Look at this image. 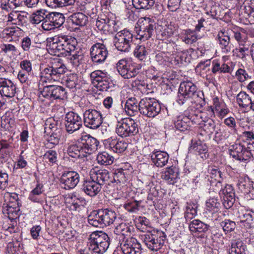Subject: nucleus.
<instances>
[{
  "mask_svg": "<svg viewBox=\"0 0 254 254\" xmlns=\"http://www.w3.org/2000/svg\"><path fill=\"white\" fill-rule=\"evenodd\" d=\"M88 241V250L92 254H104L110 245V238L108 235L102 231L92 233Z\"/></svg>",
  "mask_w": 254,
  "mask_h": 254,
  "instance_id": "f257e3e1",
  "label": "nucleus"
},
{
  "mask_svg": "<svg viewBox=\"0 0 254 254\" xmlns=\"http://www.w3.org/2000/svg\"><path fill=\"white\" fill-rule=\"evenodd\" d=\"M253 147L251 143H235L229 147L230 155L236 160L246 163L254 159Z\"/></svg>",
  "mask_w": 254,
  "mask_h": 254,
  "instance_id": "f03ea898",
  "label": "nucleus"
},
{
  "mask_svg": "<svg viewBox=\"0 0 254 254\" xmlns=\"http://www.w3.org/2000/svg\"><path fill=\"white\" fill-rule=\"evenodd\" d=\"M66 66L59 58L52 59L41 74L49 80L59 81L66 71Z\"/></svg>",
  "mask_w": 254,
  "mask_h": 254,
  "instance_id": "7ed1b4c3",
  "label": "nucleus"
},
{
  "mask_svg": "<svg viewBox=\"0 0 254 254\" xmlns=\"http://www.w3.org/2000/svg\"><path fill=\"white\" fill-rule=\"evenodd\" d=\"M141 237L147 247L152 251H155L162 247L166 239V234L160 230L148 232L142 235Z\"/></svg>",
  "mask_w": 254,
  "mask_h": 254,
  "instance_id": "20e7f679",
  "label": "nucleus"
},
{
  "mask_svg": "<svg viewBox=\"0 0 254 254\" xmlns=\"http://www.w3.org/2000/svg\"><path fill=\"white\" fill-rule=\"evenodd\" d=\"M140 113L149 118H154L161 111V106L154 98H145L140 101Z\"/></svg>",
  "mask_w": 254,
  "mask_h": 254,
  "instance_id": "39448f33",
  "label": "nucleus"
},
{
  "mask_svg": "<svg viewBox=\"0 0 254 254\" xmlns=\"http://www.w3.org/2000/svg\"><path fill=\"white\" fill-rule=\"evenodd\" d=\"M93 85L99 90L107 91L112 87L113 83L106 72L95 70L90 74Z\"/></svg>",
  "mask_w": 254,
  "mask_h": 254,
  "instance_id": "423d86ee",
  "label": "nucleus"
},
{
  "mask_svg": "<svg viewBox=\"0 0 254 254\" xmlns=\"http://www.w3.org/2000/svg\"><path fill=\"white\" fill-rule=\"evenodd\" d=\"M197 90L195 85L190 81L182 82L179 88L177 102L182 105L188 102Z\"/></svg>",
  "mask_w": 254,
  "mask_h": 254,
  "instance_id": "0eeeda50",
  "label": "nucleus"
},
{
  "mask_svg": "<svg viewBox=\"0 0 254 254\" xmlns=\"http://www.w3.org/2000/svg\"><path fill=\"white\" fill-rule=\"evenodd\" d=\"M103 120L101 113L95 109H89L83 113L84 125L88 128L92 129L98 128L102 125Z\"/></svg>",
  "mask_w": 254,
  "mask_h": 254,
  "instance_id": "6e6552de",
  "label": "nucleus"
},
{
  "mask_svg": "<svg viewBox=\"0 0 254 254\" xmlns=\"http://www.w3.org/2000/svg\"><path fill=\"white\" fill-rule=\"evenodd\" d=\"M65 88L61 86L49 85L45 86L41 91L39 98L41 97L49 100H63L66 97Z\"/></svg>",
  "mask_w": 254,
  "mask_h": 254,
  "instance_id": "1a4fd4ad",
  "label": "nucleus"
},
{
  "mask_svg": "<svg viewBox=\"0 0 254 254\" xmlns=\"http://www.w3.org/2000/svg\"><path fill=\"white\" fill-rule=\"evenodd\" d=\"M60 183L65 190L74 188L80 181V175L74 171H64L60 178Z\"/></svg>",
  "mask_w": 254,
  "mask_h": 254,
  "instance_id": "9d476101",
  "label": "nucleus"
},
{
  "mask_svg": "<svg viewBox=\"0 0 254 254\" xmlns=\"http://www.w3.org/2000/svg\"><path fill=\"white\" fill-rule=\"evenodd\" d=\"M140 68V67L129 64L126 59H122L117 64V69L119 73L126 79L134 77L138 73Z\"/></svg>",
  "mask_w": 254,
  "mask_h": 254,
  "instance_id": "9b49d317",
  "label": "nucleus"
},
{
  "mask_svg": "<svg viewBox=\"0 0 254 254\" xmlns=\"http://www.w3.org/2000/svg\"><path fill=\"white\" fill-rule=\"evenodd\" d=\"M82 126V120L81 117L73 112H69L65 117V127L66 131L69 134L78 130Z\"/></svg>",
  "mask_w": 254,
  "mask_h": 254,
  "instance_id": "f8f14e48",
  "label": "nucleus"
},
{
  "mask_svg": "<svg viewBox=\"0 0 254 254\" xmlns=\"http://www.w3.org/2000/svg\"><path fill=\"white\" fill-rule=\"evenodd\" d=\"M133 38V35L131 33H117L115 36L114 45L119 51L128 52Z\"/></svg>",
  "mask_w": 254,
  "mask_h": 254,
  "instance_id": "ddd939ff",
  "label": "nucleus"
},
{
  "mask_svg": "<svg viewBox=\"0 0 254 254\" xmlns=\"http://www.w3.org/2000/svg\"><path fill=\"white\" fill-rule=\"evenodd\" d=\"M78 141L86 157L95 152L99 144V141L89 134L82 135Z\"/></svg>",
  "mask_w": 254,
  "mask_h": 254,
  "instance_id": "4468645a",
  "label": "nucleus"
},
{
  "mask_svg": "<svg viewBox=\"0 0 254 254\" xmlns=\"http://www.w3.org/2000/svg\"><path fill=\"white\" fill-rule=\"evenodd\" d=\"M64 17L62 14L57 13H51L47 17L46 20L42 22L41 26L45 31H49L63 26Z\"/></svg>",
  "mask_w": 254,
  "mask_h": 254,
  "instance_id": "2eb2a0df",
  "label": "nucleus"
},
{
  "mask_svg": "<svg viewBox=\"0 0 254 254\" xmlns=\"http://www.w3.org/2000/svg\"><path fill=\"white\" fill-rule=\"evenodd\" d=\"M108 52L106 46L101 43L94 44L90 49V55L92 61L100 64L104 62L108 56Z\"/></svg>",
  "mask_w": 254,
  "mask_h": 254,
  "instance_id": "dca6fc26",
  "label": "nucleus"
},
{
  "mask_svg": "<svg viewBox=\"0 0 254 254\" xmlns=\"http://www.w3.org/2000/svg\"><path fill=\"white\" fill-rule=\"evenodd\" d=\"M219 195L222 198V203L226 209L231 208L235 201V192L232 186L226 185L224 188L220 190Z\"/></svg>",
  "mask_w": 254,
  "mask_h": 254,
  "instance_id": "f3484780",
  "label": "nucleus"
},
{
  "mask_svg": "<svg viewBox=\"0 0 254 254\" xmlns=\"http://www.w3.org/2000/svg\"><path fill=\"white\" fill-rule=\"evenodd\" d=\"M91 178L101 187L104 185H110L112 184V175L106 169L92 171L91 174Z\"/></svg>",
  "mask_w": 254,
  "mask_h": 254,
  "instance_id": "a211bd4d",
  "label": "nucleus"
},
{
  "mask_svg": "<svg viewBox=\"0 0 254 254\" xmlns=\"http://www.w3.org/2000/svg\"><path fill=\"white\" fill-rule=\"evenodd\" d=\"M121 249L124 254H141V245L133 238L127 239L125 243L121 244Z\"/></svg>",
  "mask_w": 254,
  "mask_h": 254,
  "instance_id": "6ab92c4d",
  "label": "nucleus"
},
{
  "mask_svg": "<svg viewBox=\"0 0 254 254\" xmlns=\"http://www.w3.org/2000/svg\"><path fill=\"white\" fill-rule=\"evenodd\" d=\"M124 104V110L128 116H134L140 112V101L138 102L135 97H129L126 101H122V106Z\"/></svg>",
  "mask_w": 254,
  "mask_h": 254,
  "instance_id": "aec40b11",
  "label": "nucleus"
},
{
  "mask_svg": "<svg viewBox=\"0 0 254 254\" xmlns=\"http://www.w3.org/2000/svg\"><path fill=\"white\" fill-rule=\"evenodd\" d=\"M16 86L10 80L0 78V93L3 96L11 98L16 93Z\"/></svg>",
  "mask_w": 254,
  "mask_h": 254,
  "instance_id": "412c9836",
  "label": "nucleus"
},
{
  "mask_svg": "<svg viewBox=\"0 0 254 254\" xmlns=\"http://www.w3.org/2000/svg\"><path fill=\"white\" fill-rule=\"evenodd\" d=\"M241 11L244 18L251 23H254V0H245Z\"/></svg>",
  "mask_w": 254,
  "mask_h": 254,
  "instance_id": "4be33fe9",
  "label": "nucleus"
},
{
  "mask_svg": "<svg viewBox=\"0 0 254 254\" xmlns=\"http://www.w3.org/2000/svg\"><path fill=\"white\" fill-rule=\"evenodd\" d=\"M190 151L193 152L196 155L199 156L202 159H206L209 156L208 148L206 143L200 140L192 142Z\"/></svg>",
  "mask_w": 254,
  "mask_h": 254,
  "instance_id": "5701e85b",
  "label": "nucleus"
},
{
  "mask_svg": "<svg viewBox=\"0 0 254 254\" xmlns=\"http://www.w3.org/2000/svg\"><path fill=\"white\" fill-rule=\"evenodd\" d=\"M81 190L87 195L95 196L101 190V187L93 179L85 180L82 183Z\"/></svg>",
  "mask_w": 254,
  "mask_h": 254,
  "instance_id": "b1692460",
  "label": "nucleus"
},
{
  "mask_svg": "<svg viewBox=\"0 0 254 254\" xmlns=\"http://www.w3.org/2000/svg\"><path fill=\"white\" fill-rule=\"evenodd\" d=\"M161 178L168 184L174 185L179 179V169L173 166L168 167L161 173Z\"/></svg>",
  "mask_w": 254,
  "mask_h": 254,
  "instance_id": "393cba45",
  "label": "nucleus"
},
{
  "mask_svg": "<svg viewBox=\"0 0 254 254\" xmlns=\"http://www.w3.org/2000/svg\"><path fill=\"white\" fill-rule=\"evenodd\" d=\"M150 157L156 166L163 167L168 163L169 156L165 151L156 150L150 154Z\"/></svg>",
  "mask_w": 254,
  "mask_h": 254,
  "instance_id": "a878e982",
  "label": "nucleus"
},
{
  "mask_svg": "<svg viewBox=\"0 0 254 254\" xmlns=\"http://www.w3.org/2000/svg\"><path fill=\"white\" fill-rule=\"evenodd\" d=\"M2 212L11 221L15 220L18 218L20 214L19 206L17 203L4 204L2 206Z\"/></svg>",
  "mask_w": 254,
  "mask_h": 254,
  "instance_id": "bb28decb",
  "label": "nucleus"
},
{
  "mask_svg": "<svg viewBox=\"0 0 254 254\" xmlns=\"http://www.w3.org/2000/svg\"><path fill=\"white\" fill-rule=\"evenodd\" d=\"M205 13L216 19L223 18L222 14L224 11L222 7L215 2L210 1L209 4L205 8Z\"/></svg>",
  "mask_w": 254,
  "mask_h": 254,
  "instance_id": "cd10ccee",
  "label": "nucleus"
},
{
  "mask_svg": "<svg viewBox=\"0 0 254 254\" xmlns=\"http://www.w3.org/2000/svg\"><path fill=\"white\" fill-rule=\"evenodd\" d=\"M197 116L194 115H189V116H185L183 117H179L177 120L175 121L174 122V126L175 128L181 131H185L186 130H189L190 129L189 124L190 123V121H191L192 122L196 123L195 121L194 117H196Z\"/></svg>",
  "mask_w": 254,
  "mask_h": 254,
  "instance_id": "c85d7f7f",
  "label": "nucleus"
},
{
  "mask_svg": "<svg viewBox=\"0 0 254 254\" xmlns=\"http://www.w3.org/2000/svg\"><path fill=\"white\" fill-rule=\"evenodd\" d=\"M64 39L63 46V51L61 52V54L67 56L76 50L77 42L74 37L71 36L68 37L64 35Z\"/></svg>",
  "mask_w": 254,
  "mask_h": 254,
  "instance_id": "c756f323",
  "label": "nucleus"
},
{
  "mask_svg": "<svg viewBox=\"0 0 254 254\" xmlns=\"http://www.w3.org/2000/svg\"><path fill=\"white\" fill-rule=\"evenodd\" d=\"M103 228L113 224L117 219L116 213L110 209H101Z\"/></svg>",
  "mask_w": 254,
  "mask_h": 254,
  "instance_id": "7c9ffc66",
  "label": "nucleus"
},
{
  "mask_svg": "<svg viewBox=\"0 0 254 254\" xmlns=\"http://www.w3.org/2000/svg\"><path fill=\"white\" fill-rule=\"evenodd\" d=\"M64 35H58L54 37L47 38V43L49 46L55 50V52H58L61 54V52L63 51V42L64 39Z\"/></svg>",
  "mask_w": 254,
  "mask_h": 254,
  "instance_id": "2f4dec72",
  "label": "nucleus"
},
{
  "mask_svg": "<svg viewBox=\"0 0 254 254\" xmlns=\"http://www.w3.org/2000/svg\"><path fill=\"white\" fill-rule=\"evenodd\" d=\"M128 172L123 169L115 171L113 175H112V184L116 183L119 186L125 185L128 180Z\"/></svg>",
  "mask_w": 254,
  "mask_h": 254,
  "instance_id": "473e14b6",
  "label": "nucleus"
},
{
  "mask_svg": "<svg viewBox=\"0 0 254 254\" xmlns=\"http://www.w3.org/2000/svg\"><path fill=\"white\" fill-rule=\"evenodd\" d=\"M110 147L116 153H122L127 147V143L124 140H119L115 138L111 137L108 139Z\"/></svg>",
  "mask_w": 254,
  "mask_h": 254,
  "instance_id": "72a5a7b5",
  "label": "nucleus"
},
{
  "mask_svg": "<svg viewBox=\"0 0 254 254\" xmlns=\"http://www.w3.org/2000/svg\"><path fill=\"white\" fill-rule=\"evenodd\" d=\"M101 209L92 211L88 216V223L96 227L103 228Z\"/></svg>",
  "mask_w": 254,
  "mask_h": 254,
  "instance_id": "f704fd0d",
  "label": "nucleus"
},
{
  "mask_svg": "<svg viewBox=\"0 0 254 254\" xmlns=\"http://www.w3.org/2000/svg\"><path fill=\"white\" fill-rule=\"evenodd\" d=\"M137 24L139 27V31L151 32L155 28V23L150 18L145 17L138 20Z\"/></svg>",
  "mask_w": 254,
  "mask_h": 254,
  "instance_id": "c9c22d12",
  "label": "nucleus"
},
{
  "mask_svg": "<svg viewBox=\"0 0 254 254\" xmlns=\"http://www.w3.org/2000/svg\"><path fill=\"white\" fill-rule=\"evenodd\" d=\"M79 141L75 144L70 145L67 149V154L72 158L86 157Z\"/></svg>",
  "mask_w": 254,
  "mask_h": 254,
  "instance_id": "e433bc0d",
  "label": "nucleus"
},
{
  "mask_svg": "<svg viewBox=\"0 0 254 254\" xmlns=\"http://www.w3.org/2000/svg\"><path fill=\"white\" fill-rule=\"evenodd\" d=\"M99 18V17H98L96 22V26L98 30L103 32H109L110 26V23L112 22V23H114V21L111 20L109 17L105 15H101L100 19Z\"/></svg>",
  "mask_w": 254,
  "mask_h": 254,
  "instance_id": "4c0bfd02",
  "label": "nucleus"
},
{
  "mask_svg": "<svg viewBox=\"0 0 254 254\" xmlns=\"http://www.w3.org/2000/svg\"><path fill=\"white\" fill-rule=\"evenodd\" d=\"M208 225L198 219L191 221L189 224V229L193 233L205 232L208 229Z\"/></svg>",
  "mask_w": 254,
  "mask_h": 254,
  "instance_id": "58836bf2",
  "label": "nucleus"
},
{
  "mask_svg": "<svg viewBox=\"0 0 254 254\" xmlns=\"http://www.w3.org/2000/svg\"><path fill=\"white\" fill-rule=\"evenodd\" d=\"M246 246L240 239L232 241L231 248L229 250L230 254H245Z\"/></svg>",
  "mask_w": 254,
  "mask_h": 254,
  "instance_id": "ea45409f",
  "label": "nucleus"
},
{
  "mask_svg": "<svg viewBox=\"0 0 254 254\" xmlns=\"http://www.w3.org/2000/svg\"><path fill=\"white\" fill-rule=\"evenodd\" d=\"M70 20L72 24L84 26L88 22V17L82 12H75L70 16Z\"/></svg>",
  "mask_w": 254,
  "mask_h": 254,
  "instance_id": "a19ab883",
  "label": "nucleus"
},
{
  "mask_svg": "<svg viewBox=\"0 0 254 254\" xmlns=\"http://www.w3.org/2000/svg\"><path fill=\"white\" fill-rule=\"evenodd\" d=\"M236 98L237 102L241 108H246L251 103L252 97L244 91H241Z\"/></svg>",
  "mask_w": 254,
  "mask_h": 254,
  "instance_id": "79ce46f5",
  "label": "nucleus"
},
{
  "mask_svg": "<svg viewBox=\"0 0 254 254\" xmlns=\"http://www.w3.org/2000/svg\"><path fill=\"white\" fill-rule=\"evenodd\" d=\"M128 121L127 118L121 119L117 123L116 126V132L122 137H128L127 131V121Z\"/></svg>",
  "mask_w": 254,
  "mask_h": 254,
  "instance_id": "37998d69",
  "label": "nucleus"
},
{
  "mask_svg": "<svg viewBox=\"0 0 254 254\" xmlns=\"http://www.w3.org/2000/svg\"><path fill=\"white\" fill-rule=\"evenodd\" d=\"M114 157L106 152L99 153L96 160L97 162L102 165H110L114 162Z\"/></svg>",
  "mask_w": 254,
  "mask_h": 254,
  "instance_id": "c03bdc74",
  "label": "nucleus"
},
{
  "mask_svg": "<svg viewBox=\"0 0 254 254\" xmlns=\"http://www.w3.org/2000/svg\"><path fill=\"white\" fill-rule=\"evenodd\" d=\"M155 3V0H132V4L136 9H148Z\"/></svg>",
  "mask_w": 254,
  "mask_h": 254,
  "instance_id": "a18cd8bd",
  "label": "nucleus"
},
{
  "mask_svg": "<svg viewBox=\"0 0 254 254\" xmlns=\"http://www.w3.org/2000/svg\"><path fill=\"white\" fill-rule=\"evenodd\" d=\"M68 55L70 56V63L74 66H78L82 64L83 61L84 56L80 50L74 51V52L71 53V54Z\"/></svg>",
  "mask_w": 254,
  "mask_h": 254,
  "instance_id": "49530a36",
  "label": "nucleus"
},
{
  "mask_svg": "<svg viewBox=\"0 0 254 254\" xmlns=\"http://www.w3.org/2000/svg\"><path fill=\"white\" fill-rule=\"evenodd\" d=\"M128 121H127V131L128 137L136 135L138 132L137 123L130 118H127Z\"/></svg>",
  "mask_w": 254,
  "mask_h": 254,
  "instance_id": "de8ad7c7",
  "label": "nucleus"
},
{
  "mask_svg": "<svg viewBox=\"0 0 254 254\" xmlns=\"http://www.w3.org/2000/svg\"><path fill=\"white\" fill-rule=\"evenodd\" d=\"M52 131H53L50 136L48 138V141L49 143L54 145H57L59 143V141L62 135L61 128H56L54 130V127H50Z\"/></svg>",
  "mask_w": 254,
  "mask_h": 254,
  "instance_id": "09e8293b",
  "label": "nucleus"
},
{
  "mask_svg": "<svg viewBox=\"0 0 254 254\" xmlns=\"http://www.w3.org/2000/svg\"><path fill=\"white\" fill-rule=\"evenodd\" d=\"M226 33H218L217 35L218 39L220 45L224 47V49L225 50L226 52L230 51V36L227 34H225ZM228 34V33H226Z\"/></svg>",
  "mask_w": 254,
  "mask_h": 254,
  "instance_id": "8fccbe9b",
  "label": "nucleus"
},
{
  "mask_svg": "<svg viewBox=\"0 0 254 254\" xmlns=\"http://www.w3.org/2000/svg\"><path fill=\"white\" fill-rule=\"evenodd\" d=\"M49 13L46 14V11L44 10H40L36 11V13L33 14L32 23L33 24H39L41 22H44L49 17Z\"/></svg>",
  "mask_w": 254,
  "mask_h": 254,
  "instance_id": "3c124183",
  "label": "nucleus"
},
{
  "mask_svg": "<svg viewBox=\"0 0 254 254\" xmlns=\"http://www.w3.org/2000/svg\"><path fill=\"white\" fill-rule=\"evenodd\" d=\"M22 0H1V7L6 10L8 8L17 7L22 4Z\"/></svg>",
  "mask_w": 254,
  "mask_h": 254,
  "instance_id": "603ef678",
  "label": "nucleus"
},
{
  "mask_svg": "<svg viewBox=\"0 0 254 254\" xmlns=\"http://www.w3.org/2000/svg\"><path fill=\"white\" fill-rule=\"evenodd\" d=\"M212 71L213 73H227L229 72L230 67L226 64L220 63L217 62H213L212 63Z\"/></svg>",
  "mask_w": 254,
  "mask_h": 254,
  "instance_id": "864d4df0",
  "label": "nucleus"
},
{
  "mask_svg": "<svg viewBox=\"0 0 254 254\" xmlns=\"http://www.w3.org/2000/svg\"><path fill=\"white\" fill-rule=\"evenodd\" d=\"M79 83L78 76L75 73L69 74L66 79V85L70 88L73 89L76 87Z\"/></svg>",
  "mask_w": 254,
  "mask_h": 254,
  "instance_id": "5fc2aeb1",
  "label": "nucleus"
},
{
  "mask_svg": "<svg viewBox=\"0 0 254 254\" xmlns=\"http://www.w3.org/2000/svg\"><path fill=\"white\" fill-rule=\"evenodd\" d=\"M134 55L140 61L144 60L148 54L145 46L142 45H138L134 50Z\"/></svg>",
  "mask_w": 254,
  "mask_h": 254,
  "instance_id": "6e6d98bb",
  "label": "nucleus"
},
{
  "mask_svg": "<svg viewBox=\"0 0 254 254\" xmlns=\"http://www.w3.org/2000/svg\"><path fill=\"white\" fill-rule=\"evenodd\" d=\"M209 64L210 62L209 61L200 63L195 68L196 72H199L200 75L203 77L207 75V73L210 70Z\"/></svg>",
  "mask_w": 254,
  "mask_h": 254,
  "instance_id": "4d7b16f0",
  "label": "nucleus"
},
{
  "mask_svg": "<svg viewBox=\"0 0 254 254\" xmlns=\"http://www.w3.org/2000/svg\"><path fill=\"white\" fill-rule=\"evenodd\" d=\"M129 229L125 223H121L116 227L114 232L118 235L128 236L130 233Z\"/></svg>",
  "mask_w": 254,
  "mask_h": 254,
  "instance_id": "13d9d810",
  "label": "nucleus"
},
{
  "mask_svg": "<svg viewBox=\"0 0 254 254\" xmlns=\"http://www.w3.org/2000/svg\"><path fill=\"white\" fill-rule=\"evenodd\" d=\"M252 183L248 178H240L239 179L238 186L242 191L248 192L249 189L251 188Z\"/></svg>",
  "mask_w": 254,
  "mask_h": 254,
  "instance_id": "bf43d9fd",
  "label": "nucleus"
},
{
  "mask_svg": "<svg viewBox=\"0 0 254 254\" xmlns=\"http://www.w3.org/2000/svg\"><path fill=\"white\" fill-rule=\"evenodd\" d=\"M140 202L136 200L127 202L124 204V207L129 212L135 213L139 210Z\"/></svg>",
  "mask_w": 254,
  "mask_h": 254,
  "instance_id": "052dcab7",
  "label": "nucleus"
},
{
  "mask_svg": "<svg viewBox=\"0 0 254 254\" xmlns=\"http://www.w3.org/2000/svg\"><path fill=\"white\" fill-rule=\"evenodd\" d=\"M240 46L239 48L235 49V53L239 58L242 59L245 58L246 56H248L250 52L249 47L250 46V43Z\"/></svg>",
  "mask_w": 254,
  "mask_h": 254,
  "instance_id": "680f3d73",
  "label": "nucleus"
},
{
  "mask_svg": "<svg viewBox=\"0 0 254 254\" xmlns=\"http://www.w3.org/2000/svg\"><path fill=\"white\" fill-rule=\"evenodd\" d=\"M221 226L226 233L232 232L234 230L236 227V224L234 221L229 219H226L220 223Z\"/></svg>",
  "mask_w": 254,
  "mask_h": 254,
  "instance_id": "e2e57ef3",
  "label": "nucleus"
},
{
  "mask_svg": "<svg viewBox=\"0 0 254 254\" xmlns=\"http://www.w3.org/2000/svg\"><path fill=\"white\" fill-rule=\"evenodd\" d=\"M213 106H211L208 110L209 115L212 117L214 115V109L215 111H218L223 106H225L224 103L219 101L218 97H215L213 99Z\"/></svg>",
  "mask_w": 254,
  "mask_h": 254,
  "instance_id": "0e129e2a",
  "label": "nucleus"
},
{
  "mask_svg": "<svg viewBox=\"0 0 254 254\" xmlns=\"http://www.w3.org/2000/svg\"><path fill=\"white\" fill-rule=\"evenodd\" d=\"M57 153L56 151L50 150L47 151L44 155V158L47 160V162L53 164L57 161Z\"/></svg>",
  "mask_w": 254,
  "mask_h": 254,
  "instance_id": "69168bd1",
  "label": "nucleus"
},
{
  "mask_svg": "<svg viewBox=\"0 0 254 254\" xmlns=\"http://www.w3.org/2000/svg\"><path fill=\"white\" fill-rule=\"evenodd\" d=\"M237 79L240 82H243L251 78L247 71L243 68L238 69L235 74Z\"/></svg>",
  "mask_w": 254,
  "mask_h": 254,
  "instance_id": "338daca9",
  "label": "nucleus"
},
{
  "mask_svg": "<svg viewBox=\"0 0 254 254\" xmlns=\"http://www.w3.org/2000/svg\"><path fill=\"white\" fill-rule=\"evenodd\" d=\"M206 205L209 210L217 211L220 204L216 198H210L206 201Z\"/></svg>",
  "mask_w": 254,
  "mask_h": 254,
  "instance_id": "774afa93",
  "label": "nucleus"
}]
</instances>
